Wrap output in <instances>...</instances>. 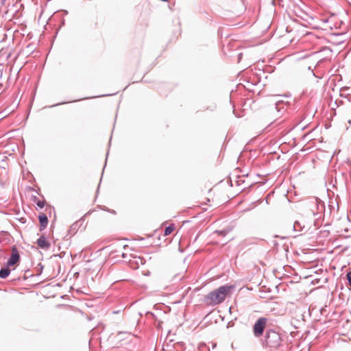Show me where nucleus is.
Segmentation results:
<instances>
[{
  "mask_svg": "<svg viewBox=\"0 0 351 351\" xmlns=\"http://www.w3.org/2000/svg\"><path fill=\"white\" fill-rule=\"evenodd\" d=\"M234 286L225 285L210 292L205 296V302L208 305H216L223 302L226 297L230 294Z\"/></svg>",
  "mask_w": 351,
  "mask_h": 351,
  "instance_id": "f257e3e1",
  "label": "nucleus"
},
{
  "mask_svg": "<svg viewBox=\"0 0 351 351\" xmlns=\"http://www.w3.org/2000/svg\"><path fill=\"white\" fill-rule=\"evenodd\" d=\"M267 319L265 317H260L257 319L253 326V332L256 337H261L265 328H266Z\"/></svg>",
  "mask_w": 351,
  "mask_h": 351,
  "instance_id": "f03ea898",
  "label": "nucleus"
},
{
  "mask_svg": "<svg viewBox=\"0 0 351 351\" xmlns=\"http://www.w3.org/2000/svg\"><path fill=\"white\" fill-rule=\"evenodd\" d=\"M37 245L40 248L43 250H48L51 246L50 242L45 236H41L38 239Z\"/></svg>",
  "mask_w": 351,
  "mask_h": 351,
  "instance_id": "7ed1b4c3",
  "label": "nucleus"
},
{
  "mask_svg": "<svg viewBox=\"0 0 351 351\" xmlns=\"http://www.w3.org/2000/svg\"><path fill=\"white\" fill-rule=\"evenodd\" d=\"M19 254H18V252L16 251V252L13 251L12 256L8 262V264L9 265H13L16 263H17L19 261Z\"/></svg>",
  "mask_w": 351,
  "mask_h": 351,
  "instance_id": "20e7f679",
  "label": "nucleus"
},
{
  "mask_svg": "<svg viewBox=\"0 0 351 351\" xmlns=\"http://www.w3.org/2000/svg\"><path fill=\"white\" fill-rule=\"evenodd\" d=\"M38 219L40 224V229L43 230L47 226L48 223V219L47 216L44 214L39 215Z\"/></svg>",
  "mask_w": 351,
  "mask_h": 351,
  "instance_id": "39448f33",
  "label": "nucleus"
},
{
  "mask_svg": "<svg viewBox=\"0 0 351 351\" xmlns=\"http://www.w3.org/2000/svg\"><path fill=\"white\" fill-rule=\"evenodd\" d=\"M175 226L173 224L170 225L169 226H167L165 229L164 236L169 235L173 232V231L175 230Z\"/></svg>",
  "mask_w": 351,
  "mask_h": 351,
  "instance_id": "423d86ee",
  "label": "nucleus"
},
{
  "mask_svg": "<svg viewBox=\"0 0 351 351\" xmlns=\"http://www.w3.org/2000/svg\"><path fill=\"white\" fill-rule=\"evenodd\" d=\"M10 274V269H2L0 270V278H5Z\"/></svg>",
  "mask_w": 351,
  "mask_h": 351,
  "instance_id": "0eeeda50",
  "label": "nucleus"
},
{
  "mask_svg": "<svg viewBox=\"0 0 351 351\" xmlns=\"http://www.w3.org/2000/svg\"><path fill=\"white\" fill-rule=\"evenodd\" d=\"M36 204H37V206H38V207H40V208H43L45 206V201H40V200H39V201H38V202H36Z\"/></svg>",
  "mask_w": 351,
  "mask_h": 351,
  "instance_id": "6e6552de",
  "label": "nucleus"
},
{
  "mask_svg": "<svg viewBox=\"0 0 351 351\" xmlns=\"http://www.w3.org/2000/svg\"><path fill=\"white\" fill-rule=\"evenodd\" d=\"M347 279L348 280L349 285L351 287V271L348 272L346 275Z\"/></svg>",
  "mask_w": 351,
  "mask_h": 351,
  "instance_id": "1a4fd4ad",
  "label": "nucleus"
}]
</instances>
